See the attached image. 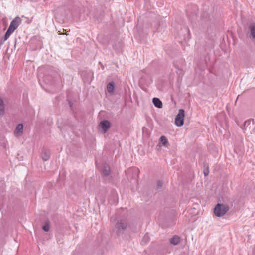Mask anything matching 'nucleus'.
<instances>
[{
	"mask_svg": "<svg viewBox=\"0 0 255 255\" xmlns=\"http://www.w3.org/2000/svg\"><path fill=\"white\" fill-rule=\"evenodd\" d=\"M115 89V83L113 81L109 82L107 86V89L108 92L110 94H113Z\"/></svg>",
	"mask_w": 255,
	"mask_h": 255,
	"instance_id": "obj_10",
	"label": "nucleus"
},
{
	"mask_svg": "<svg viewBox=\"0 0 255 255\" xmlns=\"http://www.w3.org/2000/svg\"><path fill=\"white\" fill-rule=\"evenodd\" d=\"M5 41H3V39L1 40L0 43V47L1 45H2Z\"/></svg>",
	"mask_w": 255,
	"mask_h": 255,
	"instance_id": "obj_21",
	"label": "nucleus"
},
{
	"mask_svg": "<svg viewBox=\"0 0 255 255\" xmlns=\"http://www.w3.org/2000/svg\"><path fill=\"white\" fill-rule=\"evenodd\" d=\"M4 111V106L2 99L0 97V115H3Z\"/></svg>",
	"mask_w": 255,
	"mask_h": 255,
	"instance_id": "obj_15",
	"label": "nucleus"
},
{
	"mask_svg": "<svg viewBox=\"0 0 255 255\" xmlns=\"http://www.w3.org/2000/svg\"><path fill=\"white\" fill-rule=\"evenodd\" d=\"M140 228V225L134 226L133 224H130L127 217L118 219L115 223L114 230L116 235L119 236H123L126 232L129 229L132 232H137Z\"/></svg>",
	"mask_w": 255,
	"mask_h": 255,
	"instance_id": "obj_1",
	"label": "nucleus"
},
{
	"mask_svg": "<svg viewBox=\"0 0 255 255\" xmlns=\"http://www.w3.org/2000/svg\"><path fill=\"white\" fill-rule=\"evenodd\" d=\"M41 157L44 161L48 160L50 157V152L49 150L47 148H43L41 153Z\"/></svg>",
	"mask_w": 255,
	"mask_h": 255,
	"instance_id": "obj_7",
	"label": "nucleus"
},
{
	"mask_svg": "<svg viewBox=\"0 0 255 255\" xmlns=\"http://www.w3.org/2000/svg\"><path fill=\"white\" fill-rule=\"evenodd\" d=\"M160 142L165 146L168 143V140L165 136H161L160 138Z\"/></svg>",
	"mask_w": 255,
	"mask_h": 255,
	"instance_id": "obj_16",
	"label": "nucleus"
},
{
	"mask_svg": "<svg viewBox=\"0 0 255 255\" xmlns=\"http://www.w3.org/2000/svg\"><path fill=\"white\" fill-rule=\"evenodd\" d=\"M180 241V238L178 236H174L170 239V242L173 245H177Z\"/></svg>",
	"mask_w": 255,
	"mask_h": 255,
	"instance_id": "obj_11",
	"label": "nucleus"
},
{
	"mask_svg": "<svg viewBox=\"0 0 255 255\" xmlns=\"http://www.w3.org/2000/svg\"><path fill=\"white\" fill-rule=\"evenodd\" d=\"M152 102L156 107L158 108H161L162 107V103L158 98H153L152 99Z\"/></svg>",
	"mask_w": 255,
	"mask_h": 255,
	"instance_id": "obj_9",
	"label": "nucleus"
},
{
	"mask_svg": "<svg viewBox=\"0 0 255 255\" xmlns=\"http://www.w3.org/2000/svg\"><path fill=\"white\" fill-rule=\"evenodd\" d=\"M110 172L111 171L109 166L107 164L104 165L102 169V174L105 176H108L110 175Z\"/></svg>",
	"mask_w": 255,
	"mask_h": 255,
	"instance_id": "obj_8",
	"label": "nucleus"
},
{
	"mask_svg": "<svg viewBox=\"0 0 255 255\" xmlns=\"http://www.w3.org/2000/svg\"><path fill=\"white\" fill-rule=\"evenodd\" d=\"M21 22V19L19 17H15L10 23L8 27L13 32L16 30Z\"/></svg>",
	"mask_w": 255,
	"mask_h": 255,
	"instance_id": "obj_5",
	"label": "nucleus"
},
{
	"mask_svg": "<svg viewBox=\"0 0 255 255\" xmlns=\"http://www.w3.org/2000/svg\"><path fill=\"white\" fill-rule=\"evenodd\" d=\"M163 182L160 180H158L157 182V185L158 189L161 188L163 186Z\"/></svg>",
	"mask_w": 255,
	"mask_h": 255,
	"instance_id": "obj_18",
	"label": "nucleus"
},
{
	"mask_svg": "<svg viewBox=\"0 0 255 255\" xmlns=\"http://www.w3.org/2000/svg\"><path fill=\"white\" fill-rule=\"evenodd\" d=\"M229 210L227 205L218 203L214 208V213L217 217H222Z\"/></svg>",
	"mask_w": 255,
	"mask_h": 255,
	"instance_id": "obj_3",
	"label": "nucleus"
},
{
	"mask_svg": "<svg viewBox=\"0 0 255 255\" xmlns=\"http://www.w3.org/2000/svg\"><path fill=\"white\" fill-rule=\"evenodd\" d=\"M23 126L22 124H19L17 125L15 128V132L17 134H21L23 133Z\"/></svg>",
	"mask_w": 255,
	"mask_h": 255,
	"instance_id": "obj_13",
	"label": "nucleus"
},
{
	"mask_svg": "<svg viewBox=\"0 0 255 255\" xmlns=\"http://www.w3.org/2000/svg\"><path fill=\"white\" fill-rule=\"evenodd\" d=\"M250 124V120H248V121H246L245 123H244V126H246L247 125V126Z\"/></svg>",
	"mask_w": 255,
	"mask_h": 255,
	"instance_id": "obj_19",
	"label": "nucleus"
},
{
	"mask_svg": "<svg viewBox=\"0 0 255 255\" xmlns=\"http://www.w3.org/2000/svg\"><path fill=\"white\" fill-rule=\"evenodd\" d=\"M185 111L183 109L179 110L178 114L176 115L175 119V123L177 126H182L184 124V118L185 116Z\"/></svg>",
	"mask_w": 255,
	"mask_h": 255,
	"instance_id": "obj_4",
	"label": "nucleus"
},
{
	"mask_svg": "<svg viewBox=\"0 0 255 255\" xmlns=\"http://www.w3.org/2000/svg\"><path fill=\"white\" fill-rule=\"evenodd\" d=\"M13 32V31H12V30L10 29L9 28H8L7 31L6 32V33L4 35V36L3 38V41H5L6 40H7L9 38L10 35Z\"/></svg>",
	"mask_w": 255,
	"mask_h": 255,
	"instance_id": "obj_14",
	"label": "nucleus"
},
{
	"mask_svg": "<svg viewBox=\"0 0 255 255\" xmlns=\"http://www.w3.org/2000/svg\"><path fill=\"white\" fill-rule=\"evenodd\" d=\"M42 229L45 232H48L49 230V224L48 222H45L44 225L42 226Z\"/></svg>",
	"mask_w": 255,
	"mask_h": 255,
	"instance_id": "obj_17",
	"label": "nucleus"
},
{
	"mask_svg": "<svg viewBox=\"0 0 255 255\" xmlns=\"http://www.w3.org/2000/svg\"><path fill=\"white\" fill-rule=\"evenodd\" d=\"M252 37L255 39V23H251L249 27Z\"/></svg>",
	"mask_w": 255,
	"mask_h": 255,
	"instance_id": "obj_12",
	"label": "nucleus"
},
{
	"mask_svg": "<svg viewBox=\"0 0 255 255\" xmlns=\"http://www.w3.org/2000/svg\"><path fill=\"white\" fill-rule=\"evenodd\" d=\"M99 126L102 129L103 132L105 133L110 128L111 124L107 120H104L100 122Z\"/></svg>",
	"mask_w": 255,
	"mask_h": 255,
	"instance_id": "obj_6",
	"label": "nucleus"
},
{
	"mask_svg": "<svg viewBox=\"0 0 255 255\" xmlns=\"http://www.w3.org/2000/svg\"><path fill=\"white\" fill-rule=\"evenodd\" d=\"M204 174L205 176L208 175L209 174V171L208 170H207V171H204Z\"/></svg>",
	"mask_w": 255,
	"mask_h": 255,
	"instance_id": "obj_20",
	"label": "nucleus"
},
{
	"mask_svg": "<svg viewBox=\"0 0 255 255\" xmlns=\"http://www.w3.org/2000/svg\"><path fill=\"white\" fill-rule=\"evenodd\" d=\"M45 83L51 84V81H53L55 83H60L62 82V78L61 75L56 71L52 70L47 75L44 76V79Z\"/></svg>",
	"mask_w": 255,
	"mask_h": 255,
	"instance_id": "obj_2",
	"label": "nucleus"
}]
</instances>
